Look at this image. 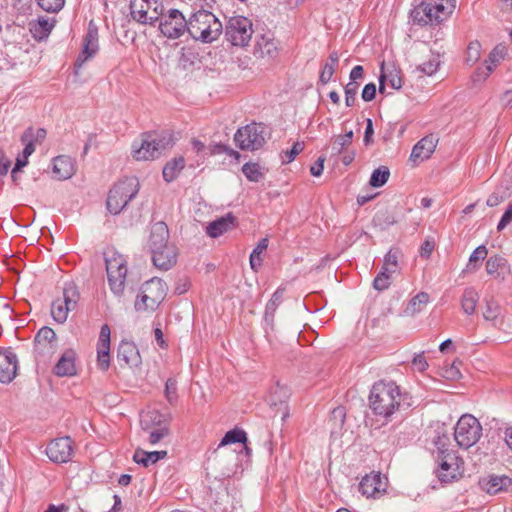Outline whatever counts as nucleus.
<instances>
[{"label":"nucleus","mask_w":512,"mask_h":512,"mask_svg":"<svg viewBox=\"0 0 512 512\" xmlns=\"http://www.w3.org/2000/svg\"><path fill=\"white\" fill-rule=\"evenodd\" d=\"M159 20V29L167 38L177 39L187 32V20L178 9L169 10L168 15Z\"/></svg>","instance_id":"obj_13"},{"label":"nucleus","mask_w":512,"mask_h":512,"mask_svg":"<svg viewBox=\"0 0 512 512\" xmlns=\"http://www.w3.org/2000/svg\"><path fill=\"white\" fill-rule=\"evenodd\" d=\"M139 181L136 177H127L116 183L109 191L106 205L108 211L119 214L139 191Z\"/></svg>","instance_id":"obj_4"},{"label":"nucleus","mask_w":512,"mask_h":512,"mask_svg":"<svg viewBox=\"0 0 512 512\" xmlns=\"http://www.w3.org/2000/svg\"><path fill=\"white\" fill-rule=\"evenodd\" d=\"M440 61L438 56H432L429 60L425 61L417 67L422 73L431 76L435 74L439 68Z\"/></svg>","instance_id":"obj_52"},{"label":"nucleus","mask_w":512,"mask_h":512,"mask_svg":"<svg viewBox=\"0 0 512 512\" xmlns=\"http://www.w3.org/2000/svg\"><path fill=\"white\" fill-rule=\"evenodd\" d=\"M505 54L506 47L504 45L499 44L494 47V49L489 53L488 59L486 60L485 72L483 73L484 78H487L490 75L500 60L504 58Z\"/></svg>","instance_id":"obj_38"},{"label":"nucleus","mask_w":512,"mask_h":512,"mask_svg":"<svg viewBox=\"0 0 512 512\" xmlns=\"http://www.w3.org/2000/svg\"><path fill=\"white\" fill-rule=\"evenodd\" d=\"M435 248L433 240H425L420 247V255L424 258H429Z\"/></svg>","instance_id":"obj_64"},{"label":"nucleus","mask_w":512,"mask_h":512,"mask_svg":"<svg viewBox=\"0 0 512 512\" xmlns=\"http://www.w3.org/2000/svg\"><path fill=\"white\" fill-rule=\"evenodd\" d=\"M37 4L46 12L57 13L65 5V0H36Z\"/></svg>","instance_id":"obj_51"},{"label":"nucleus","mask_w":512,"mask_h":512,"mask_svg":"<svg viewBox=\"0 0 512 512\" xmlns=\"http://www.w3.org/2000/svg\"><path fill=\"white\" fill-rule=\"evenodd\" d=\"M76 353L72 349L66 350L53 368V372L58 377H70L76 374L75 366Z\"/></svg>","instance_id":"obj_27"},{"label":"nucleus","mask_w":512,"mask_h":512,"mask_svg":"<svg viewBox=\"0 0 512 512\" xmlns=\"http://www.w3.org/2000/svg\"><path fill=\"white\" fill-rule=\"evenodd\" d=\"M53 173L58 180H66L74 175L75 169L70 157L60 155L53 160Z\"/></svg>","instance_id":"obj_29"},{"label":"nucleus","mask_w":512,"mask_h":512,"mask_svg":"<svg viewBox=\"0 0 512 512\" xmlns=\"http://www.w3.org/2000/svg\"><path fill=\"white\" fill-rule=\"evenodd\" d=\"M21 142L25 144V147L22 151V156L24 158H28L35 151V145L33 142V128H28L21 136Z\"/></svg>","instance_id":"obj_45"},{"label":"nucleus","mask_w":512,"mask_h":512,"mask_svg":"<svg viewBox=\"0 0 512 512\" xmlns=\"http://www.w3.org/2000/svg\"><path fill=\"white\" fill-rule=\"evenodd\" d=\"M391 275L390 270L383 267L381 271L377 274L373 281V287L374 289L378 291H384L389 288L391 284Z\"/></svg>","instance_id":"obj_44"},{"label":"nucleus","mask_w":512,"mask_h":512,"mask_svg":"<svg viewBox=\"0 0 512 512\" xmlns=\"http://www.w3.org/2000/svg\"><path fill=\"white\" fill-rule=\"evenodd\" d=\"M339 63V55L336 51L330 53L327 62L324 64L322 71L320 72L319 81L326 85L332 79L335 70Z\"/></svg>","instance_id":"obj_36"},{"label":"nucleus","mask_w":512,"mask_h":512,"mask_svg":"<svg viewBox=\"0 0 512 512\" xmlns=\"http://www.w3.org/2000/svg\"><path fill=\"white\" fill-rule=\"evenodd\" d=\"M459 469V458L455 454H446L445 458L440 459L437 476L441 482L450 483L460 475Z\"/></svg>","instance_id":"obj_21"},{"label":"nucleus","mask_w":512,"mask_h":512,"mask_svg":"<svg viewBox=\"0 0 512 512\" xmlns=\"http://www.w3.org/2000/svg\"><path fill=\"white\" fill-rule=\"evenodd\" d=\"M259 51L262 57L267 56L273 58L277 54V46L273 40H265L258 43Z\"/></svg>","instance_id":"obj_54"},{"label":"nucleus","mask_w":512,"mask_h":512,"mask_svg":"<svg viewBox=\"0 0 512 512\" xmlns=\"http://www.w3.org/2000/svg\"><path fill=\"white\" fill-rule=\"evenodd\" d=\"M376 96V85L374 83H368L362 90L361 97L364 101H372Z\"/></svg>","instance_id":"obj_60"},{"label":"nucleus","mask_w":512,"mask_h":512,"mask_svg":"<svg viewBox=\"0 0 512 512\" xmlns=\"http://www.w3.org/2000/svg\"><path fill=\"white\" fill-rule=\"evenodd\" d=\"M211 154L212 155L227 154L236 159H238L240 157L239 152H237V151L233 150L232 148H230L229 146L221 144V143L215 144L211 147Z\"/></svg>","instance_id":"obj_57"},{"label":"nucleus","mask_w":512,"mask_h":512,"mask_svg":"<svg viewBox=\"0 0 512 512\" xmlns=\"http://www.w3.org/2000/svg\"><path fill=\"white\" fill-rule=\"evenodd\" d=\"M359 490L367 497H376L384 491V482L379 474L366 475L359 484Z\"/></svg>","instance_id":"obj_30"},{"label":"nucleus","mask_w":512,"mask_h":512,"mask_svg":"<svg viewBox=\"0 0 512 512\" xmlns=\"http://www.w3.org/2000/svg\"><path fill=\"white\" fill-rule=\"evenodd\" d=\"M234 141L241 150H258L265 144V127L257 123L241 127L236 131Z\"/></svg>","instance_id":"obj_11"},{"label":"nucleus","mask_w":512,"mask_h":512,"mask_svg":"<svg viewBox=\"0 0 512 512\" xmlns=\"http://www.w3.org/2000/svg\"><path fill=\"white\" fill-rule=\"evenodd\" d=\"M434 443L438 451L439 459L445 458L446 454H455L448 448L450 444V438L448 435L443 434L438 436Z\"/></svg>","instance_id":"obj_48"},{"label":"nucleus","mask_w":512,"mask_h":512,"mask_svg":"<svg viewBox=\"0 0 512 512\" xmlns=\"http://www.w3.org/2000/svg\"><path fill=\"white\" fill-rule=\"evenodd\" d=\"M359 83L358 82H349L344 87L345 92V104L348 107L354 106L356 102V95L358 92Z\"/></svg>","instance_id":"obj_53"},{"label":"nucleus","mask_w":512,"mask_h":512,"mask_svg":"<svg viewBox=\"0 0 512 512\" xmlns=\"http://www.w3.org/2000/svg\"><path fill=\"white\" fill-rule=\"evenodd\" d=\"M118 361L124 362L129 367H137L141 363V357L137 346L130 341H121L117 351Z\"/></svg>","instance_id":"obj_26"},{"label":"nucleus","mask_w":512,"mask_h":512,"mask_svg":"<svg viewBox=\"0 0 512 512\" xmlns=\"http://www.w3.org/2000/svg\"><path fill=\"white\" fill-rule=\"evenodd\" d=\"M98 39V28L93 21H90L87 32L83 38L82 50L74 64L76 74H78V70L83 66V64L89 59L93 58L98 52Z\"/></svg>","instance_id":"obj_14"},{"label":"nucleus","mask_w":512,"mask_h":512,"mask_svg":"<svg viewBox=\"0 0 512 512\" xmlns=\"http://www.w3.org/2000/svg\"><path fill=\"white\" fill-rule=\"evenodd\" d=\"M106 272L111 291L120 296L124 292L127 275L126 260L116 252L105 254Z\"/></svg>","instance_id":"obj_8"},{"label":"nucleus","mask_w":512,"mask_h":512,"mask_svg":"<svg viewBox=\"0 0 512 512\" xmlns=\"http://www.w3.org/2000/svg\"><path fill=\"white\" fill-rule=\"evenodd\" d=\"M167 451H152L147 452L142 449H137L133 455V460L144 467H148L151 464H155L161 459L166 458Z\"/></svg>","instance_id":"obj_32"},{"label":"nucleus","mask_w":512,"mask_h":512,"mask_svg":"<svg viewBox=\"0 0 512 512\" xmlns=\"http://www.w3.org/2000/svg\"><path fill=\"white\" fill-rule=\"evenodd\" d=\"M247 441V435H246V432L244 430H241V429H232L230 431H228L224 437L222 438L220 444H219V447L221 446H225V445H228V444H233V443H243L245 444Z\"/></svg>","instance_id":"obj_42"},{"label":"nucleus","mask_w":512,"mask_h":512,"mask_svg":"<svg viewBox=\"0 0 512 512\" xmlns=\"http://www.w3.org/2000/svg\"><path fill=\"white\" fill-rule=\"evenodd\" d=\"M167 292L166 283L160 278L146 281L137 295L134 307L138 312H153L164 300Z\"/></svg>","instance_id":"obj_5"},{"label":"nucleus","mask_w":512,"mask_h":512,"mask_svg":"<svg viewBox=\"0 0 512 512\" xmlns=\"http://www.w3.org/2000/svg\"><path fill=\"white\" fill-rule=\"evenodd\" d=\"M79 299L80 293L77 286L73 282L65 283L62 297L52 302L51 315L53 319L58 323H64L69 312L76 309Z\"/></svg>","instance_id":"obj_10"},{"label":"nucleus","mask_w":512,"mask_h":512,"mask_svg":"<svg viewBox=\"0 0 512 512\" xmlns=\"http://www.w3.org/2000/svg\"><path fill=\"white\" fill-rule=\"evenodd\" d=\"M481 435L482 426L477 418L470 414L460 417L454 431V438L459 447L464 449L472 447L479 441Z\"/></svg>","instance_id":"obj_7"},{"label":"nucleus","mask_w":512,"mask_h":512,"mask_svg":"<svg viewBox=\"0 0 512 512\" xmlns=\"http://www.w3.org/2000/svg\"><path fill=\"white\" fill-rule=\"evenodd\" d=\"M187 32L195 40L211 43L222 33L223 26L218 18L207 10H198L187 20Z\"/></svg>","instance_id":"obj_3"},{"label":"nucleus","mask_w":512,"mask_h":512,"mask_svg":"<svg viewBox=\"0 0 512 512\" xmlns=\"http://www.w3.org/2000/svg\"><path fill=\"white\" fill-rule=\"evenodd\" d=\"M130 14L140 24L154 26L163 15V0H130Z\"/></svg>","instance_id":"obj_9"},{"label":"nucleus","mask_w":512,"mask_h":512,"mask_svg":"<svg viewBox=\"0 0 512 512\" xmlns=\"http://www.w3.org/2000/svg\"><path fill=\"white\" fill-rule=\"evenodd\" d=\"M252 34V22L244 16L231 17L225 28V37L233 46L248 45Z\"/></svg>","instance_id":"obj_12"},{"label":"nucleus","mask_w":512,"mask_h":512,"mask_svg":"<svg viewBox=\"0 0 512 512\" xmlns=\"http://www.w3.org/2000/svg\"><path fill=\"white\" fill-rule=\"evenodd\" d=\"M242 172L249 181L258 182L263 177L260 166L257 163H245Z\"/></svg>","instance_id":"obj_46"},{"label":"nucleus","mask_w":512,"mask_h":512,"mask_svg":"<svg viewBox=\"0 0 512 512\" xmlns=\"http://www.w3.org/2000/svg\"><path fill=\"white\" fill-rule=\"evenodd\" d=\"M304 149V143L303 142H295L290 150H287L285 152L286 159L284 162L290 163L292 162L296 156L302 152Z\"/></svg>","instance_id":"obj_59"},{"label":"nucleus","mask_w":512,"mask_h":512,"mask_svg":"<svg viewBox=\"0 0 512 512\" xmlns=\"http://www.w3.org/2000/svg\"><path fill=\"white\" fill-rule=\"evenodd\" d=\"M168 142L156 132H146L141 135L140 142L133 143V158L141 160H154L166 149Z\"/></svg>","instance_id":"obj_6"},{"label":"nucleus","mask_w":512,"mask_h":512,"mask_svg":"<svg viewBox=\"0 0 512 512\" xmlns=\"http://www.w3.org/2000/svg\"><path fill=\"white\" fill-rule=\"evenodd\" d=\"M185 167L184 157H176L169 162L163 168V178L166 182H172L177 178L181 170Z\"/></svg>","instance_id":"obj_34"},{"label":"nucleus","mask_w":512,"mask_h":512,"mask_svg":"<svg viewBox=\"0 0 512 512\" xmlns=\"http://www.w3.org/2000/svg\"><path fill=\"white\" fill-rule=\"evenodd\" d=\"M110 336L109 325L103 324L97 343V365L102 371L108 370L110 366Z\"/></svg>","instance_id":"obj_19"},{"label":"nucleus","mask_w":512,"mask_h":512,"mask_svg":"<svg viewBox=\"0 0 512 512\" xmlns=\"http://www.w3.org/2000/svg\"><path fill=\"white\" fill-rule=\"evenodd\" d=\"M390 171L386 166H380L372 172L369 184L374 188L382 187L389 179Z\"/></svg>","instance_id":"obj_41"},{"label":"nucleus","mask_w":512,"mask_h":512,"mask_svg":"<svg viewBox=\"0 0 512 512\" xmlns=\"http://www.w3.org/2000/svg\"><path fill=\"white\" fill-rule=\"evenodd\" d=\"M146 417L149 418V420L152 422L153 425L158 426V427L167 425V423L170 420L169 415L165 416L158 411L148 412Z\"/></svg>","instance_id":"obj_58"},{"label":"nucleus","mask_w":512,"mask_h":512,"mask_svg":"<svg viewBox=\"0 0 512 512\" xmlns=\"http://www.w3.org/2000/svg\"><path fill=\"white\" fill-rule=\"evenodd\" d=\"M169 435V429L167 427V425H163V426H160L154 430H152L150 433H149V442L151 444H157L158 442H160L163 438H165L166 436Z\"/></svg>","instance_id":"obj_56"},{"label":"nucleus","mask_w":512,"mask_h":512,"mask_svg":"<svg viewBox=\"0 0 512 512\" xmlns=\"http://www.w3.org/2000/svg\"><path fill=\"white\" fill-rule=\"evenodd\" d=\"M56 348V334L50 327H42L34 338V353L36 357L49 356Z\"/></svg>","instance_id":"obj_17"},{"label":"nucleus","mask_w":512,"mask_h":512,"mask_svg":"<svg viewBox=\"0 0 512 512\" xmlns=\"http://www.w3.org/2000/svg\"><path fill=\"white\" fill-rule=\"evenodd\" d=\"M73 442L69 436L52 440L46 447L48 458L55 463H67L73 455Z\"/></svg>","instance_id":"obj_15"},{"label":"nucleus","mask_w":512,"mask_h":512,"mask_svg":"<svg viewBox=\"0 0 512 512\" xmlns=\"http://www.w3.org/2000/svg\"><path fill=\"white\" fill-rule=\"evenodd\" d=\"M277 306L271 301H268L265 307V313H264V322L266 327H269L271 330L274 329V319H275V313L277 311Z\"/></svg>","instance_id":"obj_55"},{"label":"nucleus","mask_w":512,"mask_h":512,"mask_svg":"<svg viewBox=\"0 0 512 512\" xmlns=\"http://www.w3.org/2000/svg\"><path fill=\"white\" fill-rule=\"evenodd\" d=\"M501 314V306L493 298L485 299L483 317L486 321H495Z\"/></svg>","instance_id":"obj_43"},{"label":"nucleus","mask_w":512,"mask_h":512,"mask_svg":"<svg viewBox=\"0 0 512 512\" xmlns=\"http://www.w3.org/2000/svg\"><path fill=\"white\" fill-rule=\"evenodd\" d=\"M460 361H454L449 368L445 370L444 376L449 379H457L461 376L459 365Z\"/></svg>","instance_id":"obj_62"},{"label":"nucleus","mask_w":512,"mask_h":512,"mask_svg":"<svg viewBox=\"0 0 512 512\" xmlns=\"http://www.w3.org/2000/svg\"><path fill=\"white\" fill-rule=\"evenodd\" d=\"M480 488L490 495L512 491V478L506 475H489L479 480Z\"/></svg>","instance_id":"obj_18"},{"label":"nucleus","mask_w":512,"mask_h":512,"mask_svg":"<svg viewBox=\"0 0 512 512\" xmlns=\"http://www.w3.org/2000/svg\"><path fill=\"white\" fill-rule=\"evenodd\" d=\"M268 243V238L260 239L250 254V266L254 271H257V269L262 265L261 254L267 249Z\"/></svg>","instance_id":"obj_39"},{"label":"nucleus","mask_w":512,"mask_h":512,"mask_svg":"<svg viewBox=\"0 0 512 512\" xmlns=\"http://www.w3.org/2000/svg\"><path fill=\"white\" fill-rule=\"evenodd\" d=\"M290 396V391L286 385L276 383L270 389L269 403L272 409L275 410L273 417L280 415V420L284 422L289 417V409L287 400Z\"/></svg>","instance_id":"obj_16"},{"label":"nucleus","mask_w":512,"mask_h":512,"mask_svg":"<svg viewBox=\"0 0 512 512\" xmlns=\"http://www.w3.org/2000/svg\"><path fill=\"white\" fill-rule=\"evenodd\" d=\"M369 403L374 414L388 418L396 411L410 408L414 401L408 393H402L395 382L381 380L372 386Z\"/></svg>","instance_id":"obj_1"},{"label":"nucleus","mask_w":512,"mask_h":512,"mask_svg":"<svg viewBox=\"0 0 512 512\" xmlns=\"http://www.w3.org/2000/svg\"><path fill=\"white\" fill-rule=\"evenodd\" d=\"M479 295L473 287H467L461 298V307L465 314L472 315L476 310Z\"/></svg>","instance_id":"obj_35"},{"label":"nucleus","mask_w":512,"mask_h":512,"mask_svg":"<svg viewBox=\"0 0 512 512\" xmlns=\"http://www.w3.org/2000/svg\"><path fill=\"white\" fill-rule=\"evenodd\" d=\"M169 239V230L167 225L164 222H157L151 228V233L149 237V248L151 254H153L156 250H160L165 248L172 243L168 242Z\"/></svg>","instance_id":"obj_24"},{"label":"nucleus","mask_w":512,"mask_h":512,"mask_svg":"<svg viewBox=\"0 0 512 512\" xmlns=\"http://www.w3.org/2000/svg\"><path fill=\"white\" fill-rule=\"evenodd\" d=\"M429 302V295L426 292H420L415 295L406 306L404 313L407 316H414L421 312Z\"/></svg>","instance_id":"obj_37"},{"label":"nucleus","mask_w":512,"mask_h":512,"mask_svg":"<svg viewBox=\"0 0 512 512\" xmlns=\"http://www.w3.org/2000/svg\"><path fill=\"white\" fill-rule=\"evenodd\" d=\"M349 146L348 142L344 141L343 136L339 135L335 138L332 145V152L334 155L342 153L345 147Z\"/></svg>","instance_id":"obj_63"},{"label":"nucleus","mask_w":512,"mask_h":512,"mask_svg":"<svg viewBox=\"0 0 512 512\" xmlns=\"http://www.w3.org/2000/svg\"><path fill=\"white\" fill-rule=\"evenodd\" d=\"M383 64L381 65V70H382V73L379 77V92L380 93H383L384 92V81L385 80H388L390 86L393 88V89H400L402 87V77H401V72L400 70L396 69V68H393L391 70H388L387 73L383 72Z\"/></svg>","instance_id":"obj_33"},{"label":"nucleus","mask_w":512,"mask_h":512,"mask_svg":"<svg viewBox=\"0 0 512 512\" xmlns=\"http://www.w3.org/2000/svg\"><path fill=\"white\" fill-rule=\"evenodd\" d=\"M177 248L174 244L169 245L160 250H156L152 254L153 264L161 270L167 271L171 269L177 262Z\"/></svg>","instance_id":"obj_23"},{"label":"nucleus","mask_w":512,"mask_h":512,"mask_svg":"<svg viewBox=\"0 0 512 512\" xmlns=\"http://www.w3.org/2000/svg\"><path fill=\"white\" fill-rule=\"evenodd\" d=\"M454 8V0H422L411 10L410 16L413 23L420 26L437 25L446 20Z\"/></svg>","instance_id":"obj_2"},{"label":"nucleus","mask_w":512,"mask_h":512,"mask_svg":"<svg viewBox=\"0 0 512 512\" xmlns=\"http://www.w3.org/2000/svg\"><path fill=\"white\" fill-rule=\"evenodd\" d=\"M488 254V250L485 245H480L471 253L469 262L466 266L465 271H475L479 268L478 262L484 260Z\"/></svg>","instance_id":"obj_40"},{"label":"nucleus","mask_w":512,"mask_h":512,"mask_svg":"<svg viewBox=\"0 0 512 512\" xmlns=\"http://www.w3.org/2000/svg\"><path fill=\"white\" fill-rule=\"evenodd\" d=\"M56 21L47 17H39L36 21L30 23V32L38 40L46 39L55 26Z\"/></svg>","instance_id":"obj_31"},{"label":"nucleus","mask_w":512,"mask_h":512,"mask_svg":"<svg viewBox=\"0 0 512 512\" xmlns=\"http://www.w3.org/2000/svg\"><path fill=\"white\" fill-rule=\"evenodd\" d=\"M512 222V204L508 206L506 211L504 212L502 218L500 219L497 230L502 231L507 225Z\"/></svg>","instance_id":"obj_61"},{"label":"nucleus","mask_w":512,"mask_h":512,"mask_svg":"<svg viewBox=\"0 0 512 512\" xmlns=\"http://www.w3.org/2000/svg\"><path fill=\"white\" fill-rule=\"evenodd\" d=\"M18 359L11 348L0 350V382L10 383L17 374Z\"/></svg>","instance_id":"obj_20"},{"label":"nucleus","mask_w":512,"mask_h":512,"mask_svg":"<svg viewBox=\"0 0 512 512\" xmlns=\"http://www.w3.org/2000/svg\"><path fill=\"white\" fill-rule=\"evenodd\" d=\"M438 143V138L434 134H429L420 139L413 147L410 154V160L413 162H422L431 157Z\"/></svg>","instance_id":"obj_22"},{"label":"nucleus","mask_w":512,"mask_h":512,"mask_svg":"<svg viewBox=\"0 0 512 512\" xmlns=\"http://www.w3.org/2000/svg\"><path fill=\"white\" fill-rule=\"evenodd\" d=\"M399 251L390 249L384 257L383 267L390 270V274H394L398 270Z\"/></svg>","instance_id":"obj_49"},{"label":"nucleus","mask_w":512,"mask_h":512,"mask_svg":"<svg viewBox=\"0 0 512 512\" xmlns=\"http://www.w3.org/2000/svg\"><path fill=\"white\" fill-rule=\"evenodd\" d=\"M481 57V44L478 41H472L467 47L466 62L469 65H474Z\"/></svg>","instance_id":"obj_47"},{"label":"nucleus","mask_w":512,"mask_h":512,"mask_svg":"<svg viewBox=\"0 0 512 512\" xmlns=\"http://www.w3.org/2000/svg\"><path fill=\"white\" fill-rule=\"evenodd\" d=\"M236 218L232 213H228L215 221H212L206 227V233L212 238H217L223 233L231 230L235 226Z\"/></svg>","instance_id":"obj_28"},{"label":"nucleus","mask_w":512,"mask_h":512,"mask_svg":"<svg viewBox=\"0 0 512 512\" xmlns=\"http://www.w3.org/2000/svg\"><path fill=\"white\" fill-rule=\"evenodd\" d=\"M486 272L498 280H505L511 273L508 260L500 255H494L486 261Z\"/></svg>","instance_id":"obj_25"},{"label":"nucleus","mask_w":512,"mask_h":512,"mask_svg":"<svg viewBox=\"0 0 512 512\" xmlns=\"http://www.w3.org/2000/svg\"><path fill=\"white\" fill-rule=\"evenodd\" d=\"M165 398L167 401L174 405L176 404L178 400V394H177V380L175 378H168L165 383Z\"/></svg>","instance_id":"obj_50"}]
</instances>
